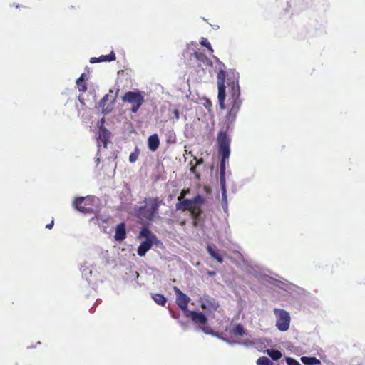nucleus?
<instances>
[{
	"label": "nucleus",
	"instance_id": "f257e3e1",
	"mask_svg": "<svg viewBox=\"0 0 365 365\" xmlns=\"http://www.w3.org/2000/svg\"><path fill=\"white\" fill-rule=\"evenodd\" d=\"M217 86H218V95L217 98L219 101L220 108L222 110L225 109V97H226V86L225 82L227 83V88L229 89V93L230 94L231 100V107L226 115V122L227 123V126L226 130L221 129L220 130L226 131L227 133V130L229 125L232 124L236 118L237 114L240 110L242 101L240 98V90L238 84L237 80H235V77L227 78L226 81V72L220 69L217 73Z\"/></svg>",
	"mask_w": 365,
	"mask_h": 365
},
{
	"label": "nucleus",
	"instance_id": "f03ea898",
	"mask_svg": "<svg viewBox=\"0 0 365 365\" xmlns=\"http://www.w3.org/2000/svg\"><path fill=\"white\" fill-rule=\"evenodd\" d=\"M217 143L218 145V152L221 157L220 164V182L222 191L226 190L225 182V169L226 160L229 158L230 155V138L227 135L226 131L220 130L217 136Z\"/></svg>",
	"mask_w": 365,
	"mask_h": 365
},
{
	"label": "nucleus",
	"instance_id": "7ed1b4c3",
	"mask_svg": "<svg viewBox=\"0 0 365 365\" xmlns=\"http://www.w3.org/2000/svg\"><path fill=\"white\" fill-rule=\"evenodd\" d=\"M145 205L140 206L135 209V215L139 218L151 221L158 213L159 207L163 202L158 197H150L145 200Z\"/></svg>",
	"mask_w": 365,
	"mask_h": 365
},
{
	"label": "nucleus",
	"instance_id": "20e7f679",
	"mask_svg": "<svg viewBox=\"0 0 365 365\" xmlns=\"http://www.w3.org/2000/svg\"><path fill=\"white\" fill-rule=\"evenodd\" d=\"M98 199L94 196L76 198L73 205L76 210L85 214H92L96 210Z\"/></svg>",
	"mask_w": 365,
	"mask_h": 365
},
{
	"label": "nucleus",
	"instance_id": "39448f33",
	"mask_svg": "<svg viewBox=\"0 0 365 365\" xmlns=\"http://www.w3.org/2000/svg\"><path fill=\"white\" fill-rule=\"evenodd\" d=\"M122 101L131 104V112L136 113L143 104L145 99L140 91H128L122 97Z\"/></svg>",
	"mask_w": 365,
	"mask_h": 365
},
{
	"label": "nucleus",
	"instance_id": "423d86ee",
	"mask_svg": "<svg viewBox=\"0 0 365 365\" xmlns=\"http://www.w3.org/2000/svg\"><path fill=\"white\" fill-rule=\"evenodd\" d=\"M276 317V327L281 331H286L289 328L290 315L288 312L282 309H274L273 310Z\"/></svg>",
	"mask_w": 365,
	"mask_h": 365
},
{
	"label": "nucleus",
	"instance_id": "0eeeda50",
	"mask_svg": "<svg viewBox=\"0 0 365 365\" xmlns=\"http://www.w3.org/2000/svg\"><path fill=\"white\" fill-rule=\"evenodd\" d=\"M185 316L187 318H190L194 323L200 324L201 326V329L205 333L208 334L210 332V328L206 326L207 324V318L202 312L196 311H187Z\"/></svg>",
	"mask_w": 365,
	"mask_h": 365
},
{
	"label": "nucleus",
	"instance_id": "6e6552de",
	"mask_svg": "<svg viewBox=\"0 0 365 365\" xmlns=\"http://www.w3.org/2000/svg\"><path fill=\"white\" fill-rule=\"evenodd\" d=\"M200 307L209 316H213L220 307L218 302L210 296H204L200 299Z\"/></svg>",
	"mask_w": 365,
	"mask_h": 365
},
{
	"label": "nucleus",
	"instance_id": "1a4fd4ad",
	"mask_svg": "<svg viewBox=\"0 0 365 365\" xmlns=\"http://www.w3.org/2000/svg\"><path fill=\"white\" fill-rule=\"evenodd\" d=\"M204 197L200 195H197L192 199H182L175 205V208L177 210L185 211L187 210H190V207H191L194 205H202L204 203Z\"/></svg>",
	"mask_w": 365,
	"mask_h": 365
},
{
	"label": "nucleus",
	"instance_id": "9d476101",
	"mask_svg": "<svg viewBox=\"0 0 365 365\" xmlns=\"http://www.w3.org/2000/svg\"><path fill=\"white\" fill-rule=\"evenodd\" d=\"M174 291L176 294V304L185 314L186 312L189 311L187 306L190 301V298L181 292L177 287H174Z\"/></svg>",
	"mask_w": 365,
	"mask_h": 365
},
{
	"label": "nucleus",
	"instance_id": "9b49d317",
	"mask_svg": "<svg viewBox=\"0 0 365 365\" xmlns=\"http://www.w3.org/2000/svg\"><path fill=\"white\" fill-rule=\"evenodd\" d=\"M114 237L115 240L119 242L126 238V230L124 222H121L116 226Z\"/></svg>",
	"mask_w": 365,
	"mask_h": 365
},
{
	"label": "nucleus",
	"instance_id": "f8f14e48",
	"mask_svg": "<svg viewBox=\"0 0 365 365\" xmlns=\"http://www.w3.org/2000/svg\"><path fill=\"white\" fill-rule=\"evenodd\" d=\"M115 58H116L115 54L113 52V51H112L110 53V54H108V55H101L98 58H96V57L91 58L90 59V63H95L106 62V61L110 62V61H115Z\"/></svg>",
	"mask_w": 365,
	"mask_h": 365
},
{
	"label": "nucleus",
	"instance_id": "ddd939ff",
	"mask_svg": "<svg viewBox=\"0 0 365 365\" xmlns=\"http://www.w3.org/2000/svg\"><path fill=\"white\" fill-rule=\"evenodd\" d=\"M153 242L152 240H145L140 243L137 250L139 256H144L146 252L152 247Z\"/></svg>",
	"mask_w": 365,
	"mask_h": 365
},
{
	"label": "nucleus",
	"instance_id": "4468645a",
	"mask_svg": "<svg viewBox=\"0 0 365 365\" xmlns=\"http://www.w3.org/2000/svg\"><path fill=\"white\" fill-rule=\"evenodd\" d=\"M201 205H194L191 207H190V212L192 216V218L193 220V225L194 226L197 225V220H199L201 214H202V210L200 207Z\"/></svg>",
	"mask_w": 365,
	"mask_h": 365
},
{
	"label": "nucleus",
	"instance_id": "2eb2a0df",
	"mask_svg": "<svg viewBox=\"0 0 365 365\" xmlns=\"http://www.w3.org/2000/svg\"><path fill=\"white\" fill-rule=\"evenodd\" d=\"M160 145L159 138L157 134H153L148 139V145L151 151H155Z\"/></svg>",
	"mask_w": 365,
	"mask_h": 365
},
{
	"label": "nucleus",
	"instance_id": "dca6fc26",
	"mask_svg": "<svg viewBox=\"0 0 365 365\" xmlns=\"http://www.w3.org/2000/svg\"><path fill=\"white\" fill-rule=\"evenodd\" d=\"M110 133L104 127H100L98 139L102 142L103 146L106 148Z\"/></svg>",
	"mask_w": 365,
	"mask_h": 365
},
{
	"label": "nucleus",
	"instance_id": "f3484780",
	"mask_svg": "<svg viewBox=\"0 0 365 365\" xmlns=\"http://www.w3.org/2000/svg\"><path fill=\"white\" fill-rule=\"evenodd\" d=\"M207 251L210 254V255L215 259H216L219 263H222L223 259L219 251L216 249L215 245H208L207 246Z\"/></svg>",
	"mask_w": 365,
	"mask_h": 365
},
{
	"label": "nucleus",
	"instance_id": "a211bd4d",
	"mask_svg": "<svg viewBox=\"0 0 365 365\" xmlns=\"http://www.w3.org/2000/svg\"><path fill=\"white\" fill-rule=\"evenodd\" d=\"M195 58L205 66H211L212 65V61L202 53L195 52L194 53Z\"/></svg>",
	"mask_w": 365,
	"mask_h": 365
},
{
	"label": "nucleus",
	"instance_id": "6ab92c4d",
	"mask_svg": "<svg viewBox=\"0 0 365 365\" xmlns=\"http://www.w3.org/2000/svg\"><path fill=\"white\" fill-rule=\"evenodd\" d=\"M85 73H82L81 76L76 80V85L80 92H85L87 90V83L85 81Z\"/></svg>",
	"mask_w": 365,
	"mask_h": 365
},
{
	"label": "nucleus",
	"instance_id": "aec40b11",
	"mask_svg": "<svg viewBox=\"0 0 365 365\" xmlns=\"http://www.w3.org/2000/svg\"><path fill=\"white\" fill-rule=\"evenodd\" d=\"M140 236L145 238V240H153L155 239V236L152 232L147 227H143L140 232Z\"/></svg>",
	"mask_w": 365,
	"mask_h": 365
},
{
	"label": "nucleus",
	"instance_id": "412c9836",
	"mask_svg": "<svg viewBox=\"0 0 365 365\" xmlns=\"http://www.w3.org/2000/svg\"><path fill=\"white\" fill-rule=\"evenodd\" d=\"M301 361L305 365H319L321 364L320 360L316 357L303 356L301 358Z\"/></svg>",
	"mask_w": 365,
	"mask_h": 365
},
{
	"label": "nucleus",
	"instance_id": "4be33fe9",
	"mask_svg": "<svg viewBox=\"0 0 365 365\" xmlns=\"http://www.w3.org/2000/svg\"><path fill=\"white\" fill-rule=\"evenodd\" d=\"M265 352L272 358V360L274 361L279 360L282 356V352L279 350L267 349Z\"/></svg>",
	"mask_w": 365,
	"mask_h": 365
},
{
	"label": "nucleus",
	"instance_id": "5701e85b",
	"mask_svg": "<svg viewBox=\"0 0 365 365\" xmlns=\"http://www.w3.org/2000/svg\"><path fill=\"white\" fill-rule=\"evenodd\" d=\"M152 298L156 304L161 306H165L167 302V299L161 294H154Z\"/></svg>",
	"mask_w": 365,
	"mask_h": 365
},
{
	"label": "nucleus",
	"instance_id": "b1692460",
	"mask_svg": "<svg viewBox=\"0 0 365 365\" xmlns=\"http://www.w3.org/2000/svg\"><path fill=\"white\" fill-rule=\"evenodd\" d=\"M232 333L235 336H242L245 334V331L243 326L239 324L234 327L232 330Z\"/></svg>",
	"mask_w": 365,
	"mask_h": 365
},
{
	"label": "nucleus",
	"instance_id": "393cba45",
	"mask_svg": "<svg viewBox=\"0 0 365 365\" xmlns=\"http://www.w3.org/2000/svg\"><path fill=\"white\" fill-rule=\"evenodd\" d=\"M140 154L139 149L136 147L133 152H132L129 156V161L131 163H134L138 158Z\"/></svg>",
	"mask_w": 365,
	"mask_h": 365
},
{
	"label": "nucleus",
	"instance_id": "a878e982",
	"mask_svg": "<svg viewBox=\"0 0 365 365\" xmlns=\"http://www.w3.org/2000/svg\"><path fill=\"white\" fill-rule=\"evenodd\" d=\"M257 365H274L273 363L266 356H261L257 360Z\"/></svg>",
	"mask_w": 365,
	"mask_h": 365
},
{
	"label": "nucleus",
	"instance_id": "bb28decb",
	"mask_svg": "<svg viewBox=\"0 0 365 365\" xmlns=\"http://www.w3.org/2000/svg\"><path fill=\"white\" fill-rule=\"evenodd\" d=\"M108 100V94H106V95H105V96L102 98V99H101V100L100 101V102H99V105H100V106H101V107H102V110H103V113H108V112L110 110V109H109V110H106V109H104V108H104V106H105L106 102Z\"/></svg>",
	"mask_w": 365,
	"mask_h": 365
},
{
	"label": "nucleus",
	"instance_id": "cd10ccee",
	"mask_svg": "<svg viewBox=\"0 0 365 365\" xmlns=\"http://www.w3.org/2000/svg\"><path fill=\"white\" fill-rule=\"evenodd\" d=\"M200 44L205 47H206L210 52V53H213V49L212 48V46L210 43L208 42V41L206 38H202Z\"/></svg>",
	"mask_w": 365,
	"mask_h": 365
},
{
	"label": "nucleus",
	"instance_id": "c85d7f7f",
	"mask_svg": "<svg viewBox=\"0 0 365 365\" xmlns=\"http://www.w3.org/2000/svg\"><path fill=\"white\" fill-rule=\"evenodd\" d=\"M285 360L288 365H301L298 361L292 357H286Z\"/></svg>",
	"mask_w": 365,
	"mask_h": 365
},
{
	"label": "nucleus",
	"instance_id": "c756f323",
	"mask_svg": "<svg viewBox=\"0 0 365 365\" xmlns=\"http://www.w3.org/2000/svg\"><path fill=\"white\" fill-rule=\"evenodd\" d=\"M190 193V190L189 189H186V190H182L180 192V196L178 197V201H180L181 200L184 199L185 197Z\"/></svg>",
	"mask_w": 365,
	"mask_h": 365
},
{
	"label": "nucleus",
	"instance_id": "7c9ffc66",
	"mask_svg": "<svg viewBox=\"0 0 365 365\" xmlns=\"http://www.w3.org/2000/svg\"><path fill=\"white\" fill-rule=\"evenodd\" d=\"M194 160H195V166H198L203 163L204 160L202 158L197 159V158H194Z\"/></svg>",
	"mask_w": 365,
	"mask_h": 365
},
{
	"label": "nucleus",
	"instance_id": "2f4dec72",
	"mask_svg": "<svg viewBox=\"0 0 365 365\" xmlns=\"http://www.w3.org/2000/svg\"><path fill=\"white\" fill-rule=\"evenodd\" d=\"M196 167H197V166H195V165L194 166H192V167L190 168V172H191V173H195V175H196V177H197V178H200V175H199V174H196Z\"/></svg>",
	"mask_w": 365,
	"mask_h": 365
},
{
	"label": "nucleus",
	"instance_id": "473e14b6",
	"mask_svg": "<svg viewBox=\"0 0 365 365\" xmlns=\"http://www.w3.org/2000/svg\"><path fill=\"white\" fill-rule=\"evenodd\" d=\"M222 200L225 202V203H227L226 190H225V191H222Z\"/></svg>",
	"mask_w": 365,
	"mask_h": 365
},
{
	"label": "nucleus",
	"instance_id": "72a5a7b5",
	"mask_svg": "<svg viewBox=\"0 0 365 365\" xmlns=\"http://www.w3.org/2000/svg\"><path fill=\"white\" fill-rule=\"evenodd\" d=\"M53 225H54V222H53V220H52L49 224H47L46 225V228L51 229L53 227Z\"/></svg>",
	"mask_w": 365,
	"mask_h": 365
},
{
	"label": "nucleus",
	"instance_id": "f704fd0d",
	"mask_svg": "<svg viewBox=\"0 0 365 365\" xmlns=\"http://www.w3.org/2000/svg\"><path fill=\"white\" fill-rule=\"evenodd\" d=\"M173 113H174V115H175V118L177 120H178L179 119V111H178V109H175Z\"/></svg>",
	"mask_w": 365,
	"mask_h": 365
},
{
	"label": "nucleus",
	"instance_id": "c9c22d12",
	"mask_svg": "<svg viewBox=\"0 0 365 365\" xmlns=\"http://www.w3.org/2000/svg\"><path fill=\"white\" fill-rule=\"evenodd\" d=\"M115 97H114V98L113 99V101H112V103H113L115 102Z\"/></svg>",
	"mask_w": 365,
	"mask_h": 365
}]
</instances>
